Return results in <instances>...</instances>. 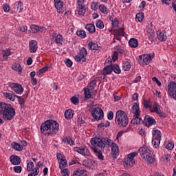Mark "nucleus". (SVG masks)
Here are the masks:
<instances>
[{"label":"nucleus","mask_w":176,"mask_h":176,"mask_svg":"<svg viewBox=\"0 0 176 176\" xmlns=\"http://www.w3.org/2000/svg\"><path fill=\"white\" fill-rule=\"evenodd\" d=\"M0 114L5 120H12L16 116V110L12 104L3 102L0 103Z\"/></svg>","instance_id":"f03ea898"},{"label":"nucleus","mask_w":176,"mask_h":176,"mask_svg":"<svg viewBox=\"0 0 176 176\" xmlns=\"http://www.w3.org/2000/svg\"><path fill=\"white\" fill-rule=\"evenodd\" d=\"M47 69H49V67L45 66L44 67H43L42 69H39L37 72H36V75L38 76L42 75V74H44V72H46V71H47Z\"/></svg>","instance_id":"de8ad7c7"},{"label":"nucleus","mask_w":176,"mask_h":176,"mask_svg":"<svg viewBox=\"0 0 176 176\" xmlns=\"http://www.w3.org/2000/svg\"><path fill=\"white\" fill-rule=\"evenodd\" d=\"M129 46H131V47H133V48L138 47V40H137L135 38H131L129 40Z\"/></svg>","instance_id":"bb28decb"},{"label":"nucleus","mask_w":176,"mask_h":176,"mask_svg":"<svg viewBox=\"0 0 176 176\" xmlns=\"http://www.w3.org/2000/svg\"><path fill=\"white\" fill-rule=\"evenodd\" d=\"M108 63H110V66L107 65L103 69V75H109V74H112V60L110 59V60L108 61Z\"/></svg>","instance_id":"a211bd4d"},{"label":"nucleus","mask_w":176,"mask_h":176,"mask_svg":"<svg viewBox=\"0 0 176 176\" xmlns=\"http://www.w3.org/2000/svg\"><path fill=\"white\" fill-rule=\"evenodd\" d=\"M65 119L69 120L74 118V111L71 109H69L65 111Z\"/></svg>","instance_id":"5701e85b"},{"label":"nucleus","mask_w":176,"mask_h":176,"mask_svg":"<svg viewBox=\"0 0 176 176\" xmlns=\"http://www.w3.org/2000/svg\"><path fill=\"white\" fill-rule=\"evenodd\" d=\"M83 155H85V156H90V155H91L90 151H89V148H87V147H86V146H84Z\"/></svg>","instance_id":"69168bd1"},{"label":"nucleus","mask_w":176,"mask_h":176,"mask_svg":"<svg viewBox=\"0 0 176 176\" xmlns=\"http://www.w3.org/2000/svg\"><path fill=\"white\" fill-rule=\"evenodd\" d=\"M84 149H85V146L74 147V152H78V153H80V155H83Z\"/></svg>","instance_id":"49530a36"},{"label":"nucleus","mask_w":176,"mask_h":176,"mask_svg":"<svg viewBox=\"0 0 176 176\" xmlns=\"http://www.w3.org/2000/svg\"><path fill=\"white\" fill-rule=\"evenodd\" d=\"M144 13L143 12H139L136 14V20L138 21H142L144 20Z\"/></svg>","instance_id":"603ef678"},{"label":"nucleus","mask_w":176,"mask_h":176,"mask_svg":"<svg viewBox=\"0 0 176 176\" xmlns=\"http://www.w3.org/2000/svg\"><path fill=\"white\" fill-rule=\"evenodd\" d=\"M111 141L109 138L95 137L91 139V144L92 146L104 149V148H109L112 145Z\"/></svg>","instance_id":"7ed1b4c3"},{"label":"nucleus","mask_w":176,"mask_h":176,"mask_svg":"<svg viewBox=\"0 0 176 176\" xmlns=\"http://www.w3.org/2000/svg\"><path fill=\"white\" fill-rule=\"evenodd\" d=\"M138 155V153L137 152H133L129 153L127 155V157L124 160V166L125 167H133V164L135 163L134 161V157Z\"/></svg>","instance_id":"423d86ee"},{"label":"nucleus","mask_w":176,"mask_h":176,"mask_svg":"<svg viewBox=\"0 0 176 176\" xmlns=\"http://www.w3.org/2000/svg\"><path fill=\"white\" fill-rule=\"evenodd\" d=\"M3 96L10 101H14L17 95L13 94V93L5 92L3 93Z\"/></svg>","instance_id":"a878e982"},{"label":"nucleus","mask_w":176,"mask_h":176,"mask_svg":"<svg viewBox=\"0 0 176 176\" xmlns=\"http://www.w3.org/2000/svg\"><path fill=\"white\" fill-rule=\"evenodd\" d=\"M9 87L14 91L16 94H21L24 91L23 86L19 83L12 82L9 84Z\"/></svg>","instance_id":"1a4fd4ad"},{"label":"nucleus","mask_w":176,"mask_h":176,"mask_svg":"<svg viewBox=\"0 0 176 176\" xmlns=\"http://www.w3.org/2000/svg\"><path fill=\"white\" fill-rule=\"evenodd\" d=\"M113 71L115 74H120L121 70L120 67H119V65H111V72Z\"/></svg>","instance_id":"e433bc0d"},{"label":"nucleus","mask_w":176,"mask_h":176,"mask_svg":"<svg viewBox=\"0 0 176 176\" xmlns=\"http://www.w3.org/2000/svg\"><path fill=\"white\" fill-rule=\"evenodd\" d=\"M27 171L29 173L31 171H34L35 168H34V162L27 161Z\"/></svg>","instance_id":"72a5a7b5"},{"label":"nucleus","mask_w":176,"mask_h":176,"mask_svg":"<svg viewBox=\"0 0 176 176\" xmlns=\"http://www.w3.org/2000/svg\"><path fill=\"white\" fill-rule=\"evenodd\" d=\"M30 28H31L30 32H32L33 34H36V32H38V31H40L39 26L36 25H32L30 26Z\"/></svg>","instance_id":"ea45409f"},{"label":"nucleus","mask_w":176,"mask_h":176,"mask_svg":"<svg viewBox=\"0 0 176 176\" xmlns=\"http://www.w3.org/2000/svg\"><path fill=\"white\" fill-rule=\"evenodd\" d=\"M15 98H17L21 108H24V105H25V100H24V98H23V96H19L16 95Z\"/></svg>","instance_id":"c756f323"},{"label":"nucleus","mask_w":176,"mask_h":176,"mask_svg":"<svg viewBox=\"0 0 176 176\" xmlns=\"http://www.w3.org/2000/svg\"><path fill=\"white\" fill-rule=\"evenodd\" d=\"M166 148L168 149V151H173V149H174V143H168L166 146Z\"/></svg>","instance_id":"bf43d9fd"},{"label":"nucleus","mask_w":176,"mask_h":176,"mask_svg":"<svg viewBox=\"0 0 176 176\" xmlns=\"http://www.w3.org/2000/svg\"><path fill=\"white\" fill-rule=\"evenodd\" d=\"M146 163H148V164H152L155 163V155H153V152L150 153V154H148V155L146 157Z\"/></svg>","instance_id":"b1692460"},{"label":"nucleus","mask_w":176,"mask_h":176,"mask_svg":"<svg viewBox=\"0 0 176 176\" xmlns=\"http://www.w3.org/2000/svg\"><path fill=\"white\" fill-rule=\"evenodd\" d=\"M72 176H87V172L85 169H78L73 173Z\"/></svg>","instance_id":"aec40b11"},{"label":"nucleus","mask_w":176,"mask_h":176,"mask_svg":"<svg viewBox=\"0 0 176 176\" xmlns=\"http://www.w3.org/2000/svg\"><path fill=\"white\" fill-rule=\"evenodd\" d=\"M78 124H79V126H83L84 124H86L85 118L82 117L81 116H79L78 118Z\"/></svg>","instance_id":"a18cd8bd"},{"label":"nucleus","mask_w":176,"mask_h":176,"mask_svg":"<svg viewBox=\"0 0 176 176\" xmlns=\"http://www.w3.org/2000/svg\"><path fill=\"white\" fill-rule=\"evenodd\" d=\"M115 120L118 127H126L129 124V118L123 110H119L116 112Z\"/></svg>","instance_id":"20e7f679"},{"label":"nucleus","mask_w":176,"mask_h":176,"mask_svg":"<svg viewBox=\"0 0 176 176\" xmlns=\"http://www.w3.org/2000/svg\"><path fill=\"white\" fill-rule=\"evenodd\" d=\"M11 146L15 151H17L18 152H21V151H23V146L16 142H12Z\"/></svg>","instance_id":"393cba45"},{"label":"nucleus","mask_w":176,"mask_h":176,"mask_svg":"<svg viewBox=\"0 0 176 176\" xmlns=\"http://www.w3.org/2000/svg\"><path fill=\"white\" fill-rule=\"evenodd\" d=\"M151 60L152 56H151V54L144 55V58H143V65H148Z\"/></svg>","instance_id":"c85d7f7f"},{"label":"nucleus","mask_w":176,"mask_h":176,"mask_svg":"<svg viewBox=\"0 0 176 176\" xmlns=\"http://www.w3.org/2000/svg\"><path fill=\"white\" fill-rule=\"evenodd\" d=\"M63 142H67L69 145H74V142L70 137H66L65 138L63 139Z\"/></svg>","instance_id":"c03bdc74"},{"label":"nucleus","mask_w":176,"mask_h":176,"mask_svg":"<svg viewBox=\"0 0 176 176\" xmlns=\"http://www.w3.org/2000/svg\"><path fill=\"white\" fill-rule=\"evenodd\" d=\"M55 8L58 13H63V7L64 6V2L61 0H54Z\"/></svg>","instance_id":"4468645a"},{"label":"nucleus","mask_w":176,"mask_h":176,"mask_svg":"<svg viewBox=\"0 0 176 176\" xmlns=\"http://www.w3.org/2000/svg\"><path fill=\"white\" fill-rule=\"evenodd\" d=\"M91 113L95 120H101V119L104 118V111H102V109L100 107H94Z\"/></svg>","instance_id":"0eeeda50"},{"label":"nucleus","mask_w":176,"mask_h":176,"mask_svg":"<svg viewBox=\"0 0 176 176\" xmlns=\"http://www.w3.org/2000/svg\"><path fill=\"white\" fill-rule=\"evenodd\" d=\"M60 125L54 120H47L41 125V131L45 135H54L57 134Z\"/></svg>","instance_id":"f257e3e1"},{"label":"nucleus","mask_w":176,"mask_h":176,"mask_svg":"<svg viewBox=\"0 0 176 176\" xmlns=\"http://www.w3.org/2000/svg\"><path fill=\"white\" fill-rule=\"evenodd\" d=\"M78 14L80 16H85L86 13V7L85 6V0H78Z\"/></svg>","instance_id":"9b49d317"},{"label":"nucleus","mask_w":176,"mask_h":176,"mask_svg":"<svg viewBox=\"0 0 176 176\" xmlns=\"http://www.w3.org/2000/svg\"><path fill=\"white\" fill-rule=\"evenodd\" d=\"M132 113L135 115V117L131 120V124H141L144 120L140 118L141 111L140 110V105L138 103L135 102L132 107Z\"/></svg>","instance_id":"39448f33"},{"label":"nucleus","mask_w":176,"mask_h":176,"mask_svg":"<svg viewBox=\"0 0 176 176\" xmlns=\"http://www.w3.org/2000/svg\"><path fill=\"white\" fill-rule=\"evenodd\" d=\"M76 34L78 36L82 38V39L86 38V32H85V30H77Z\"/></svg>","instance_id":"79ce46f5"},{"label":"nucleus","mask_w":176,"mask_h":176,"mask_svg":"<svg viewBox=\"0 0 176 176\" xmlns=\"http://www.w3.org/2000/svg\"><path fill=\"white\" fill-rule=\"evenodd\" d=\"M12 68V69H14V71H16V72H19V74H21V72L23 71L21 65H20V64L19 63H14Z\"/></svg>","instance_id":"cd10ccee"},{"label":"nucleus","mask_w":176,"mask_h":176,"mask_svg":"<svg viewBox=\"0 0 176 176\" xmlns=\"http://www.w3.org/2000/svg\"><path fill=\"white\" fill-rule=\"evenodd\" d=\"M75 60L76 61H77V63H80V61H82V63H85V61H86V60H84L85 58H82L80 55H76L75 56Z\"/></svg>","instance_id":"13d9d810"},{"label":"nucleus","mask_w":176,"mask_h":176,"mask_svg":"<svg viewBox=\"0 0 176 176\" xmlns=\"http://www.w3.org/2000/svg\"><path fill=\"white\" fill-rule=\"evenodd\" d=\"M82 164L85 167H90V166H91V160H85L82 162Z\"/></svg>","instance_id":"4d7b16f0"},{"label":"nucleus","mask_w":176,"mask_h":176,"mask_svg":"<svg viewBox=\"0 0 176 176\" xmlns=\"http://www.w3.org/2000/svg\"><path fill=\"white\" fill-rule=\"evenodd\" d=\"M90 90L89 88H84V94L85 96V100H87L89 98H91V92H90Z\"/></svg>","instance_id":"c9c22d12"},{"label":"nucleus","mask_w":176,"mask_h":176,"mask_svg":"<svg viewBox=\"0 0 176 176\" xmlns=\"http://www.w3.org/2000/svg\"><path fill=\"white\" fill-rule=\"evenodd\" d=\"M147 34L149 41H153V38H155V32L152 29L148 28Z\"/></svg>","instance_id":"473e14b6"},{"label":"nucleus","mask_w":176,"mask_h":176,"mask_svg":"<svg viewBox=\"0 0 176 176\" xmlns=\"http://www.w3.org/2000/svg\"><path fill=\"white\" fill-rule=\"evenodd\" d=\"M153 135L155 138H162V132H160V131L156 129L155 128H154L153 130Z\"/></svg>","instance_id":"58836bf2"},{"label":"nucleus","mask_w":176,"mask_h":176,"mask_svg":"<svg viewBox=\"0 0 176 176\" xmlns=\"http://www.w3.org/2000/svg\"><path fill=\"white\" fill-rule=\"evenodd\" d=\"M57 155V159H58V160H60V162H63V161H64V160H65V157H64V155H61V153H57L56 154Z\"/></svg>","instance_id":"0e129e2a"},{"label":"nucleus","mask_w":176,"mask_h":176,"mask_svg":"<svg viewBox=\"0 0 176 176\" xmlns=\"http://www.w3.org/2000/svg\"><path fill=\"white\" fill-rule=\"evenodd\" d=\"M85 28L89 31V34H94V32H96V26L93 23L87 24Z\"/></svg>","instance_id":"4be33fe9"},{"label":"nucleus","mask_w":176,"mask_h":176,"mask_svg":"<svg viewBox=\"0 0 176 176\" xmlns=\"http://www.w3.org/2000/svg\"><path fill=\"white\" fill-rule=\"evenodd\" d=\"M96 25L98 28H100V30H102V28H104V22H102V21H101V20H98L96 22Z\"/></svg>","instance_id":"6e6d98bb"},{"label":"nucleus","mask_w":176,"mask_h":176,"mask_svg":"<svg viewBox=\"0 0 176 176\" xmlns=\"http://www.w3.org/2000/svg\"><path fill=\"white\" fill-rule=\"evenodd\" d=\"M161 140L162 138H155L154 140H153L152 144H153V146H155V148H157V146L160 145Z\"/></svg>","instance_id":"f704fd0d"},{"label":"nucleus","mask_w":176,"mask_h":176,"mask_svg":"<svg viewBox=\"0 0 176 176\" xmlns=\"http://www.w3.org/2000/svg\"><path fill=\"white\" fill-rule=\"evenodd\" d=\"M111 155L113 159H118L119 156V146L114 142H111Z\"/></svg>","instance_id":"ddd939ff"},{"label":"nucleus","mask_w":176,"mask_h":176,"mask_svg":"<svg viewBox=\"0 0 176 176\" xmlns=\"http://www.w3.org/2000/svg\"><path fill=\"white\" fill-rule=\"evenodd\" d=\"M157 38L160 39L162 42H164L167 41V36L166 35V32H162V31L157 32Z\"/></svg>","instance_id":"6ab92c4d"},{"label":"nucleus","mask_w":176,"mask_h":176,"mask_svg":"<svg viewBox=\"0 0 176 176\" xmlns=\"http://www.w3.org/2000/svg\"><path fill=\"white\" fill-rule=\"evenodd\" d=\"M79 56L84 58V61H86V56H87V50H86V48H81Z\"/></svg>","instance_id":"2f4dec72"},{"label":"nucleus","mask_w":176,"mask_h":176,"mask_svg":"<svg viewBox=\"0 0 176 176\" xmlns=\"http://www.w3.org/2000/svg\"><path fill=\"white\" fill-rule=\"evenodd\" d=\"M71 102L74 105H78L79 104V98H76V96H73L70 98Z\"/></svg>","instance_id":"864d4df0"},{"label":"nucleus","mask_w":176,"mask_h":176,"mask_svg":"<svg viewBox=\"0 0 176 176\" xmlns=\"http://www.w3.org/2000/svg\"><path fill=\"white\" fill-rule=\"evenodd\" d=\"M91 148L95 153H97V157L100 160H104V155H102V153H101V150L99 147L91 146Z\"/></svg>","instance_id":"f3484780"},{"label":"nucleus","mask_w":176,"mask_h":176,"mask_svg":"<svg viewBox=\"0 0 176 176\" xmlns=\"http://www.w3.org/2000/svg\"><path fill=\"white\" fill-rule=\"evenodd\" d=\"M130 68H131V65L130 64V63L129 61L124 62V63L122 64V69L124 71H130Z\"/></svg>","instance_id":"4c0bfd02"},{"label":"nucleus","mask_w":176,"mask_h":176,"mask_svg":"<svg viewBox=\"0 0 176 176\" xmlns=\"http://www.w3.org/2000/svg\"><path fill=\"white\" fill-rule=\"evenodd\" d=\"M168 95L170 98L176 100V82H170L168 85Z\"/></svg>","instance_id":"6e6552de"},{"label":"nucleus","mask_w":176,"mask_h":176,"mask_svg":"<svg viewBox=\"0 0 176 176\" xmlns=\"http://www.w3.org/2000/svg\"><path fill=\"white\" fill-rule=\"evenodd\" d=\"M67 159L63 160V161H60L59 162L60 170H63V168H65V167H67Z\"/></svg>","instance_id":"37998d69"},{"label":"nucleus","mask_w":176,"mask_h":176,"mask_svg":"<svg viewBox=\"0 0 176 176\" xmlns=\"http://www.w3.org/2000/svg\"><path fill=\"white\" fill-rule=\"evenodd\" d=\"M99 9L102 13H104V14H108V8H107L104 5H100L99 6Z\"/></svg>","instance_id":"09e8293b"},{"label":"nucleus","mask_w":176,"mask_h":176,"mask_svg":"<svg viewBox=\"0 0 176 176\" xmlns=\"http://www.w3.org/2000/svg\"><path fill=\"white\" fill-rule=\"evenodd\" d=\"M62 41H63V36L58 34V36H56V38H55L56 43H61Z\"/></svg>","instance_id":"680f3d73"},{"label":"nucleus","mask_w":176,"mask_h":176,"mask_svg":"<svg viewBox=\"0 0 176 176\" xmlns=\"http://www.w3.org/2000/svg\"><path fill=\"white\" fill-rule=\"evenodd\" d=\"M88 47L89 50H101V47L91 41L88 43Z\"/></svg>","instance_id":"412c9836"},{"label":"nucleus","mask_w":176,"mask_h":176,"mask_svg":"<svg viewBox=\"0 0 176 176\" xmlns=\"http://www.w3.org/2000/svg\"><path fill=\"white\" fill-rule=\"evenodd\" d=\"M14 171H15L17 174H20V173H21V166H14Z\"/></svg>","instance_id":"338daca9"},{"label":"nucleus","mask_w":176,"mask_h":176,"mask_svg":"<svg viewBox=\"0 0 176 176\" xmlns=\"http://www.w3.org/2000/svg\"><path fill=\"white\" fill-rule=\"evenodd\" d=\"M138 152H140V155L143 160H146V157L149 156L150 153H151V151L149 150V148L145 146H143L141 147L139 150Z\"/></svg>","instance_id":"9d476101"},{"label":"nucleus","mask_w":176,"mask_h":176,"mask_svg":"<svg viewBox=\"0 0 176 176\" xmlns=\"http://www.w3.org/2000/svg\"><path fill=\"white\" fill-rule=\"evenodd\" d=\"M10 162L14 166H19V164H20V163H21V159H20V157H19L17 155H11L10 157Z\"/></svg>","instance_id":"dca6fc26"},{"label":"nucleus","mask_w":176,"mask_h":176,"mask_svg":"<svg viewBox=\"0 0 176 176\" xmlns=\"http://www.w3.org/2000/svg\"><path fill=\"white\" fill-rule=\"evenodd\" d=\"M160 109L157 108V103L153 104V110H151V112H155V113H159Z\"/></svg>","instance_id":"052dcab7"},{"label":"nucleus","mask_w":176,"mask_h":176,"mask_svg":"<svg viewBox=\"0 0 176 176\" xmlns=\"http://www.w3.org/2000/svg\"><path fill=\"white\" fill-rule=\"evenodd\" d=\"M38 43L35 40L30 41L29 47L30 53H36V51L38 50V47H36Z\"/></svg>","instance_id":"2eb2a0df"},{"label":"nucleus","mask_w":176,"mask_h":176,"mask_svg":"<svg viewBox=\"0 0 176 176\" xmlns=\"http://www.w3.org/2000/svg\"><path fill=\"white\" fill-rule=\"evenodd\" d=\"M114 32H115V34H114L115 36H121V35L122 36H124V29L122 28H119L118 30H114Z\"/></svg>","instance_id":"7c9ffc66"},{"label":"nucleus","mask_w":176,"mask_h":176,"mask_svg":"<svg viewBox=\"0 0 176 176\" xmlns=\"http://www.w3.org/2000/svg\"><path fill=\"white\" fill-rule=\"evenodd\" d=\"M65 63L66 64L67 67H69V68H71L72 67V60L71 59L68 58L66 60H65Z\"/></svg>","instance_id":"e2e57ef3"},{"label":"nucleus","mask_w":176,"mask_h":176,"mask_svg":"<svg viewBox=\"0 0 176 176\" xmlns=\"http://www.w3.org/2000/svg\"><path fill=\"white\" fill-rule=\"evenodd\" d=\"M97 86V81L96 80H92L89 83V90H94V89H96V87Z\"/></svg>","instance_id":"3c124183"},{"label":"nucleus","mask_w":176,"mask_h":176,"mask_svg":"<svg viewBox=\"0 0 176 176\" xmlns=\"http://www.w3.org/2000/svg\"><path fill=\"white\" fill-rule=\"evenodd\" d=\"M10 54H12V53L8 50H3V60H5V61H6V60H8V57H9V56H10Z\"/></svg>","instance_id":"a19ab883"},{"label":"nucleus","mask_w":176,"mask_h":176,"mask_svg":"<svg viewBox=\"0 0 176 176\" xmlns=\"http://www.w3.org/2000/svg\"><path fill=\"white\" fill-rule=\"evenodd\" d=\"M142 123L143 124L146 126V127H149L153 124H156V120L149 116H145Z\"/></svg>","instance_id":"f8f14e48"},{"label":"nucleus","mask_w":176,"mask_h":176,"mask_svg":"<svg viewBox=\"0 0 176 176\" xmlns=\"http://www.w3.org/2000/svg\"><path fill=\"white\" fill-rule=\"evenodd\" d=\"M32 171L33 172L30 173L28 176H36L38 175V174H39V168L36 167L34 168V170H32Z\"/></svg>","instance_id":"8fccbe9b"},{"label":"nucleus","mask_w":176,"mask_h":176,"mask_svg":"<svg viewBox=\"0 0 176 176\" xmlns=\"http://www.w3.org/2000/svg\"><path fill=\"white\" fill-rule=\"evenodd\" d=\"M61 173L63 176H69V174H68V169L67 168L62 169Z\"/></svg>","instance_id":"774afa93"},{"label":"nucleus","mask_w":176,"mask_h":176,"mask_svg":"<svg viewBox=\"0 0 176 176\" xmlns=\"http://www.w3.org/2000/svg\"><path fill=\"white\" fill-rule=\"evenodd\" d=\"M23 3H21V1H18V3L16 5V12L20 13V12L23 10Z\"/></svg>","instance_id":"5fc2aeb1"}]
</instances>
